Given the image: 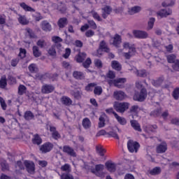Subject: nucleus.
<instances>
[{"mask_svg": "<svg viewBox=\"0 0 179 179\" xmlns=\"http://www.w3.org/2000/svg\"><path fill=\"white\" fill-rule=\"evenodd\" d=\"M73 76L76 79H79V80L85 79V73L80 71H74L73 73Z\"/></svg>", "mask_w": 179, "mask_h": 179, "instance_id": "obj_29", "label": "nucleus"}, {"mask_svg": "<svg viewBox=\"0 0 179 179\" xmlns=\"http://www.w3.org/2000/svg\"><path fill=\"white\" fill-rule=\"evenodd\" d=\"M36 44L38 47H41V48H43V47H45V45H47V43H45V41L43 39H40L39 41H38Z\"/></svg>", "mask_w": 179, "mask_h": 179, "instance_id": "obj_55", "label": "nucleus"}, {"mask_svg": "<svg viewBox=\"0 0 179 179\" xmlns=\"http://www.w3.org/2000/svg\"><path fill=\"white\" fill-rule=\"evenodd\" d=\"M61 101L64 106H71V104H72V100L68 96H62L61 98Z\"/></svg>", "mask_w": 179, "mask_h": 179, "instance_id": "obj_28", "label": "nucleus"}, {"mask_svg": "<svg viewBox=\"0 0 179 179\" xmlns=\"http://www.w3.org/2000/svg\"><path fill=\"white\" fill-rule=\"evenodd\" d=\"M148 96V92H146V89L142 88L139 93L136 92L134 96V100L136 101H143Z\"/></svg>", "mask_w": 179, "mask_h": 179, "instance_id": "obj_6", "label": "nucleus"}, {"mask_svg": "<svg viewBox=\"0 0 179 179\" xmlns=\"http://www.w3.org/2000/svg\"><path fill=\"white\" fill-rule=\"evenodd\" d=\"M96 152L100 155V156H104V152H106V150L101 145H97Z\"/></svg>", "mask_w": 179, "mask_h": 179, "instance_id": "obj_42", "label": "nucleus"}, {"mask_svg": "<svg viewBox=\"0 0 179 179\" xmlns=\"http://www.w3.org/2000/svg\"><path fill=\"white\" fill-rule=\"evenodd\" d=\"M51 149H52V144L47 143L41 146L40 150L43 153H47V152H50Z\"/></svg>", "mask_w": 179, "mask_h": 179, "instance_id": "obj_16", "label": "nucleus"}, {"mask_svg": "<svg viewBox=\"0 0 179 179\" xmlns=\"http://www.w3.org/2000/svg\"><path fill=\"white\" fill-rule=\"evenodd\" d=\"M71 94L75 97V99H79L82 94L80 92L75 90L74 92H71Z\"/></svg>", "mask_w": 179, "mask_h": 179, "instance_id": "obj_58", "label": "nucleus"}, {"mask_svg": "<svg viewBox=\"0 0 179 179\" xmlns=\"http://www.w3.org/2000/svg\"><path fill=\"white\" fill-rule=\"evenodd\" d=\"M52 41L57 44L58 43H61L62 41V38H61L59 36H52Z\"/></svg>", "mask_w": 179, "mask_h": 179, "instance_id": "obj_61", "label": "nucleus"}, {"mask_svg": "<svg viewBox=\"0 0 179 179\" xmlns=\"http://www.w3.org/2000/svg\"><path fill=\"white\" fill-rule=\"evenodd\" d=\"M26 93V87L24 85H20L18 87V94L22 95Z\"/></svg>", "mask_w": 179, "mask_h": 179, "instance_id": "obj_48", "label": "nucleus"}, {"mask_svg": "<svg viewBox=\"0 0 179 179\" xmlns=\"http://www.w3.org/2000/svg\"><path fill=\"white\" fill-rule=\"evenodd\" d=\"M107 79H114L115 78V73L112 71H109L108 73L106 74Z\"/></svg>", "mask_w": 179, "mask_h": 179, "instance_id": "obj_53", "label": "nucleus"}, {"mask_svg": "<svg viewBox=\"0 0 179 179\" xmlns=\"http://www.w3.org/2000/svg\"><path fill=\"white\" fill-rule=\"evenodd\" d=\"M6 76H3L0 80V87H1V89H5V87H6Z\"/></svg>", "mask_w": 179, "mask_h": 179, "instance_id": "obj_40", "label": "nucleus"}, {"mask_svg": "<svg viewBox=\"0 0 179 179\" xmlns=\"http://www.w3.org/2000/svg\"><path fill=\"white\" fill-rule=\"evenodd\" d=\"M155 22H156L155 17L150 18L148 22L147 30H152V29H153V27L155 26Z\"/></svg>", "mask_w": 179, "mask_h": 179, "instance_id": "obj_31", "label": "nucleus"}, {"mask_svg": "<svg viewBox=\"0 0 179 179\" xmlns=\"http://www.w3.org/2000/svg\"><path fill=\"white\" fill-rule=\"evenodd\" d=\"M96 136H108V132H107L106 130L102 129L101 131H99Z\"/></svg>", "mask_w": 179, "mask_h": 179, "instance_id": "obj_59", "label": "nucleus"}, {"mask_svg": "<svg viewBox=\"0 0 179 179\" xmlns=\"http://www.w3.org/2000/svg\"><path fill=\"white\" fill-rule=\"evenodd\" d=\"M91 15L94 17V19L98 20V22H100V20H101L100 15H99V14L96 11H92Z\"/></svg>", "mask_w": 179, "mask_h": 179, "instance_id": "obj_51", "label": "nucleus"}, {"mask_svg": "<svg viewBox=\"0 0 179 179\" xmlns=\"http://www.w3.org/2000/svg\"><path fill=\"white\" fill-rule=\"evenodd\" d=\"M113 97L116 99V100H124V99L127 98V95L125 94V93L122 91H115L113 93Z\"/></svg>", "mask_w": 179, "mask_h": 179, "instance_id": "obj_14", "label": "nucleus"}, {"mask_svg": "<svg viewBox=\"0 0 179 179\" xmlns=\"http://www.w3.org/2000/svg\"><path fill=\"white\" fill-rule=\"evenodd\" d=\"M157 129V126L154 125L152 127H148L145 129V132H155V129Z\"/></svg>", "mask_w": 179, "mask_h": 179, "instance_id": "obj_56", "label": "nucleus"}, {"mask_svg": "<svg viewBox=\"0 0 179 179\" xmlns=\"http://www.w3.org/2000/svg\"><path fill=\"white\" fill-rule=\"evenodd\" d=\"M46 129H50L52 133V138H54V139H59V138H61V135H59V133L57 131V129L55 128V127L48 124L46 125Z\"/></svg>", "mask_w": 179, "mask_h": 179, "instance_id": "obj_8", "label": "nucleus"}, {"mask_svg": "<svg viewBox=\"0 0 179 179\" xmlns=\"http://www.w3.org/2000/svg\"><path fill=\"white\" fill-rule=\"evenodd\" d=\"M172 66H173V68L175 71H178V69H179V60H176V62H174Z\"/></svg>", "mask_w": 179, "mask_h": 179, "instance_id": "obj_63", "label": "nucleus"}, {"mask_svg": "<svg viewBox=\"0 0 179 179\" xmlns=\"http://www.w3.org/2000/svg\"><path fill=\"white\" fill-rule=\"evenodd\" d=\"M83 127L85 128V129H89L90 127H92V122H90V120L89 118L85 117L83 120Z\"/></svg>", "mask_w": 179, "mask_h": 179, "instance_id": "obj_26", "label": "nucleus"}, {"mask_svg": "<svg viewBox=\"0 0 179 179\" xmlns=\"http://www.w3.org/2000/svg\"><path fill=\"white\" fill-rule=\"evenodd\" d=\"M91 64H92V59H90V58H87L86 61L83 64V65L84 68H89Z\"/></svg>", "mask_w": 179, "mask_h": 179, "instance_id": "obj_60", "label": "nucleus"}, {"mask_svg": "<svg viewBox=\"0 0 179 179\" xmlns=\"http://www.w3.org/2000/svg\"><path fill=\"white\" fill-rule=\"evenodd\" d=\"M102 16L103 17H104V19H106V17H107V16H108V15L111 13V8L108 6H106L103 8H102Z\"/></svg>", "mask_w": 179, "mask_h": 179, "instance_id": "obj_25", "label": "nucleus"}, {"mask_svg": "<svg viewBox=\"0 0 179 179\" xmlns=\"http://www.w3.org/2000/svg\"><path fill=\"white\" fill-rule=\"evenodd\" d=\"M173 97L175 99V100L178 99V97H179V88H176L173 90Z\"/></svg>", "mask_w": 179, "mask_h": 179, "instance_id": "obj_57", "label": "nucleus"}, {"mask_svg": "<svg viewBox=\"0 0 179 179\" xmlns=\"http://www.w3.org/2000/svg\"><path fill=\"white\" fill-rule=\"evenodd\" d=\"M131 71H133L135 75L137 76H140L141 78H145V76H148V73L146 72L145 70H138L136 68L133 67Z\"/></svg>", "mask_w": 179, "mask_h": 179, "instance_id": "obj_13", "label": "nucleus"}, {"mask_svg": "<svg viewBox=\"0 0 179 179\" xmlns=\"http://www.w3.org/2000/svg\"><path fill=\"white\" fill-rule=\"evenodd\" d=\"M162 83H163V79L162 78H159L157 80H153L152 82V84L153 85V86H155V87H157L160 86V85H162Z\"/></svg>", "mask_w": 179, "mask_h": 179, "instance_id": "obj_46", "label": "nucleus"}, {"mask_svg": "<svg viewBox=\"0 0 179 179\" xmlns=\"http://www.w3.org/2000/svg\"><path fill=\"white\" fill-rule=\"evenodd\" d=\"M52 6L53 8H55V9H57L58 10L62 12V13H64V12H65L66 10L65 6L62 3H60L59 6H57V4L54 3Z\"/></svg>", "mask_w": 179, "mask_h": 179, "instance_id": "obj_38", "label": "nucleus"}, {"mask_svg": "<svg viewBox=\"0 0 179 179\" xmlns=\"http://www.w3.org/2000/svg\"><path fill=\"white\" fill-rule=\"evenodd\" d=\"M130 124H131L132 128H134V129H135V131H138V132H141V131H142V129H141V125L139 124L138 121L131 120Z\"/></svg>", "mask_w": 179, "mask_h": 179, "instance_id": "obj_23", "label": "nucleus"}, {"mask_svg": "<svg viewBox=\"0 0 179 179\" xmlns=\"http://www.w3.org/2000/svg\"><path fill=\"white\" fill-rule=\"evenodd\" d=\"M111 66L113 69H115V71H121L122 66L120 64V62H118V61H116V60L112 61Z\"/></svg>", "mask_w": 179, "mask_h": 179, "instance_id": "obj_27", "label": "nucleus"}, {"mask_svg": "<svg viewBox=\"0 0 179 179\" xmlns=\"http://www.w3.org/2000/svg\"><path fill=\"white\" fill-rule=\"evenodd\" d=\"M95 86H96V84L93 83H90L87 85V86L85 87V90L87 92H92L94 89V87H95Z\"/></svg>", "mask_w": 179, "mask_h": 179, "instance_id": "obj_45", "label": "nucleus"}, {"mask_svg": "<svg viewBox=\"0 0 179 179\" xmlns=\"http://www.w3.org/2000/svg\"><path fill=\"white\" fill-rule=\"evenodd\" d=\"M168 62L170 64H173L176 62V55H170L167 57Z\"/></svg>", "mask_w": 179, "mask_h": 179, "instance_id": "obj_50", "label": "nucleus"}, {"mask_svg": "<svg viewBox=\"0 0 179 179\" xmlns=\"http://www.w3.org/2000/svg\"><path fill=\"white\" fill-rule=\"evenodd\" d=\"M32 142L34 143V145H41V143L43 142V140H41V138L40 136H38V134H36L34 136Z\"/></svg>", "mask_w": 179, "mask_h": 179, "instance_id": "obj_32", "label": "nucleus"}, {"mask_svg": "<svg viewBox=\"0 0 179 179\" xmlns=\"http://www.w3.org/2000/svg\"><path fill=\"white\" fill-rule=\"evenodd\" d=\"M94 94H96L97 96H100V94H101V93H103V88H101V87H100V86L95 87L94 90Z\"/></svg>", "mask_w": 179, "mask_h": 179, "instance_id": "obj_44", "label": "nucleus"}, {"mask_svg": "<svg viewBox=\"0 0 179 179\" xmlns=\"http://www.w3.org/2000/svg\"><path fill=\"white\" fill-rule=\"evenodd\" d=\"M108 51H110V49H108L107 47L106 42L102 41L100 43L99 48L96 50V52H94L93 55H96V57H100L101 55H103V52H108Z\"/></svg>", "mask_w": 179, "mask_h": 179, "instance_id": "obj_5", "label": "nucleus"}, {"mask_svg": "<svg viewBox=\"0 0 179 179\" xmlns=\"http://www.w3.org/2000/svg\"><path fill=\"white\" fill-rule=\"evenodd\" d=\"M63 151L64 152V153H67L68 155H69L70 156H73V157L76 156V153H75V151L73 150V149H72V148L68 145H65L63 148Z\"/></svg>", "mask_w": 179, "mask_h": 179, "instance_id": "obj_17", "label": "nucleus"}, {"mask_svg": "<svg viewBox=\"0 0 179 179\" xmlns=\"http://www.w3.org/2000/svg\"><path fill=\"white\" fill-rule=\"evenodd\" d=\"M114 117L116 118L117 122H119L120 125L127 124V120L124 117L118 115L117 113H114Z\"/></svg>", "mask_w": 179, "mask_h": 179, "instance_id": "obj_22", "label": "nucleus"}, {"mask_svg": "<svg viewBox=\"0 0 179 179\" xmlns=\"http://www.w3.org/2000/svg\"><path fill=\"white\" fill-rule=\"evenodd\" d=\"M105 166H106L107 170L108 171H110V173H114V171H115V170H117V166L112 161H108V162H106Z\"/></svg>", "mask_w": 179, "mask_h": 179, "instance_id": "obj_12", "label": "nucleus"}, {"mask_svg": "<svg viewBox=\"0 0 179 179\" xmlns=\"http://www.w3.org/2000/svg\"><path fill=\"white\" fill-rule=\"evenodd\" d=\"M111 41L112 44L118 48V47H120V44L122 43V39L121 38V36L115 34L111 39Z\"/></svg>", "mask_w": 179, "mask_h": 179, "instance_id": "obj_11", "label": "nucleus"}, {"mask_svg": "<svg viewBox=\"0 0 179 179\" xmlns=\"http://www.w3.org/2000/svg\"><path fill=\"white\" fill-rule=\"evenodd\" d=\"M140 111L141 108H139V106H138L137 105H134L130 108V113H131V114H138Z\"/></svg>", "mask_w": 179, "mask_h": 179, "instance_id": "obj_36", "label": "nucleus"}, {"mask_svg": "<svg viewBox=\"0 0 179 179\" xmlns=\"http://www.w3.org/2000/svg\"><path fill=\"white\" fill-rule=\"evenodd\" d=\"M32 51L34 57H36V58H38V57L41 56V52L36 45L33 46Z\"/></svg>", "mask_w": 179, "mask_h": 179, "instance_id": "obj_30", "label": "nucleus"}, {"mask_svg": "<svg viewBox=\"0 0 179 179\" xmlns=\"http://www.w3.org/2000/svg\"><path fill=\"white\" fill-rule=\"evenodd\" d=\"M20 57L21 58H24L26 57V50L23 48L20 49Z\"/></svg>", "mask_w": 179, "mask_h": 179, "instance_id": "obj_64", "label": "nucleus"}, {"mask_svg": "<svg viewBox=\"0 0 179 179\" xmlns=\"http://www.w3.org/2000/svg\"><path fill=\"white\" fill-rule=\"evenodd\" d=\"M167 150V144L165 142H163L157 147V153H164Z\"/></svg>", "mask_w": 179, "mask_h": 179, "instance_id": "obj_18", "label": "nucleus"}, {"mask_svg": "<svg viewBox=\"0 0 179 179\" xmlns=\"http://www.w3.org/2000/svg\"><path fill=\"white\" fill-rule=\"evenodd\" d=\"M108 82L110 86H113V85H114L115 87H118L119 89H122V87H124V83L127 82V78H117L114 80H108Z\"/></svg>", "mask_w": 179, "mask_h": 179, "instance_id": "obj_4", "label": "nucleus"}, {"mask_svg": "<svg viewBox=\"0 0 179 179\" xmlns=\"http://www.w3.org/2000/svg\"><path fill=\"white\" fill-rule=\"evenodd\" d=\"M18 22L20 24H27V23H29V21L24 15H19Z\"/></svg>", "mask_w": 179, "mask_h": 179, "instance_id": "obj_35", "label": "nucleus"}, {"mask_svg": "<svg viewBox=\"0 0 179 179\" xmlns=\"http://www.w3.org/2000/svg\"><path fill=\"white\" fill-rule=\"evenodd\" d=\"M20 6L22 8L25 10L27 12H34V9H33L31 7L27 6V4L24 3H20Z\"/></svg>", "mask_w": 179, "mask_h": 179, "instance_id": "obj_37", "label": "nucleus"}, {"mask_svg": "<svg viewBox=\"0 0 179 179\" xmlns=\"http://www.w3.org/2000/svg\"><path fill=\"white\" fill-rule=\"evenodd\" d=\"M172 13L170 9H162L157 13L158 17H166Z\"/></svg>", "mask_w": 179, "mask_h": 179, "instance_id": "obj_15", "label": "nucleus"}, {"mask_svg": "<svg viewBox=\"0 0 179 179\" xmlns=\"http://www.w3.org/2000/svg\"><path fill=\"white\" fill-rule=\"evenodd\" d=\"M85 58H86V53L85 52H80L78 55L76 57L77 62H83L85 61Z\"/></svg>", "mask_w": 179, "mask_h": 179, "instance_id": "obj_33", "label": "nucleus"}, {"mask_svg": "<svg viewBox=\"0 0 179 179\" xmlns=\"http://www.w3.org/2000/svg\"><path fill=\"white\" fill-rule=\"evenodd\" d=\"M103 170H104V165L103 164H97L95 166V168L91 169L92 173L98 177H101V178L106 176V173L103 172Z\"/></svg>", "mask_w": 179, "mask_h": 179, "instance_id": "obj_3", "label": "nucleus"}, {"mask_svg": "<svg viewBox=\"0 0 179 179\" xmlns=\"http://www.w3.org/2000/svg\"><path fill=\"white\" fill-rule=\"evenodd\" d=\"M160 173H162L160 167H155L150 171L151 176H157V174H160Z\"/></svg>", "mask_w": 179, "mask_h": 179, "instance_id": "obj_34", "label": "nucleus"}, {"mask_svg": "<svg viewBox=\"0 0 179 179\" xmlns=\"http://www.w3.org/2000/svg\"><path fill=\"white\" fill-rule=\"evenodd\" d=\"M122 47L124 50H129L128 52L123 53V56L126 59H129L131 57H134L136 54V49L135 48V45L129 43V42H123Z\"/></svg>", "mask_w": 179, "mask_h": 179, "instance_id": "obj_1", "label": "nucleus"}, {"mask_svg": "<svg viewBox=\"0 0 179 179\" xmlns=\"http://www.w3.org/2000/svg\"><path fill=\"white\" fill-rule=\"evenodd\" d=\"M24 166L27 167V170L29 174H33L34 173V163L31 161H25L24 162Z\"/></svg>", "mask_w": 179, "mask_h": 179, "instance_id": "obj_10", "label": "nucleus"}, {"mask_svg": "<svg viewBox=\"0 0 179 179\" xmlns=\"http://www.w3.org/2000/svg\"><path fill=\"white\" fill-rule=\"evenodd\" d=\"M41 29H43L44 31H51V24L47 21H43L41 23Z\"/></svg>", "mask_w": 179, "mask_h": 179, "instance_id": "obj_20", "label": "nucleus"}, {"mask_svg": "<svg viewBox=\"0 0 179 179\" xmlns=\"http://www.w3.org/2000/svg\"><path fill=\"white\" fill-rule=\"evenodd\" d=\"M60 178L61 179H74L73 176L69 173H63L60 175Z\"/></svg>", "mask_w": 179, "mask_h": 179, "instance_id": "obj_49", "label": "nucleus"}, {"mask_svg": "<svg viewBox=\"0 0 179 179\" xmlns=\"http://www.w3.org/2000/svg\"><path fill=\"white\" fill-rule=\"evenodd\" d=\"M129 103L128 102H115L113 107L117 113H125L129 108Z\"/></svg>", "mask_w": 179, "mask_h": 179, "instance_id": "obj_2", "label": "nucleus"}, {"mask_svg": "<svg viewBox=\"0 0 179 179\" xmlns=\"http://www.w3.org/2000/svg\"><path fill=\"white\" fill-rule=\"evenodd\" d=\"M29 72H31V73H36L38 71V68L37 67V65L34 64H31L29 66Z\"/></svg>", "mask_w": 179, "mask_h": 179, "instance_id": "obj_41", "label": "nucleus"}, {"mask_svg": "<svg viewBox=\"0 0 179 179\" xmlns=\"http://www.w3.org/2000/svg\"><path fill=\"white\" fill-rule=\"evenodd\" d=\"M34 115L33 113L30 111H27L24 114V118L25 120H33Z\"/></svg>", "mask_w": 179, "mask_h": 179, "instance_id": "obj_47", "label": "nucleus"}, {"mask_svg": "<svg viewBox=\"0 0 179 179\" xmlns=\"http://www.w3.org/2000/svg\"><path fill=\"white\" fill-rule=\"evenodd\" d=\"M174 3H176L175 0H170V2L166 1L164 3H162V6H173V5H174Z\"/></svg>", "mask_w": 179, "mask_h": 179, "instance_id": "obj_52", "label": "nucleus"}, {"mask_svg": "<svg viewBox=\"0 0 179 179\" xmlns=\"http://www.w3.org/2000/svg\"><path fill=\"white\" fill-rule=\"evenodd\" d=\"M48 52L49 55H51V57H55V55H57V51H55V48L54 47L50 48Z\"/></svg>", "mask_w": 179, "mask_h": 179, "instance_id": "obj_54", "label": "nucleus"}, {"mask_svg": "<svg viewBox=\"0 0 179 179\" xmlns=\"http://www.w3.org/2000/svg\"><path fill=\"white\" fill-rule=\"evenodd\" d=\"M107 120V115L106 114H103L99 117V127L103 128L106 125V120Z\"/></svg>", "mask_w": 179, "mask_h": 179, "instance_id": "obj_21", "label": "nucleus"}, {"mask_svg": "<svg viewBox=\"0 0 179 179\" xmlns=\"http://www.w3.org/2000/svg\"><path fill=\"white\" fill-rule=\"evenodd\" d=\"M66 18H60L58 21V26L60 28L65 27V26H66Z\"/></svg>", "mask_w": 179, "mask_h": 179, "instance_id": "obj_39", "label": "nucleus"}, {"mask_svg": "<svg viewBox=\"0 0 179 179\" xmlns=\"http://www.w3.org/2000/svg\"><path fill=\"white\" fill-rule=\"evenodd\" d=\"M69 55H71V49L66 48L65 50V53L63 55L64 58H69Z\"/></svg>", "mask_w": 179, "mask_h": 179, "instance_id": "obj_62", "label": "nucleus"}, {"mask_svg": "<svg viewBox=\"0 0 179 179\" xmlns=\"http://www.w3.org/2000/svg\"><path fill=\"white\" fill-rule=\"evenodd\" d=\"M61 171H65L66 173H70L71 166H69V164H66L61 166Z\"/></svg>", "mask_w": 179, "mask_h": 179, "instance_id": "obj_43", "label": "nucleus"}, {"mask_svg": "<svg viewBox=\"0 0 179 179\" xmlns=\"http://www.w3.org/2000/svg\"><path fill=\"white\" fill-rule=\"evenodd\" d=\"M127 148H128V150L131 152V153H136V152H138V149H139V143H138V142L132 141V140H129L127 142Z\"/></svg>", "mask_w": 179, "mask_h": 179, "instance_id": "obj_7", "label": "nucleus"}, {"mask_svg": "<svg viewBox=\"0 0 179 179\" xmlns=\"http://www.w3.org/2000/svg\"><path fill=\"white\" fill-rule=\"evenodd\" d=\"M141 10H142V8L139 6H136L129 9V15H135V13H138Z\"/></svg>", "mask_w": 179, "mask_h": 179, "instance_id": "obj_24", "label": "nucleus"}, {"mask_svg": "<svg viewBox=\"0 0 179 179\" xmlns=\"http://www.w3.org/2000/svg\"><path fill=\"white\" fill-rule=\"evenodd\" d=\"M133 35L136 38H148V32L141 30H134Z\"/></svg>", "mask_w": 179, "mask_h": 179, "instance_id": "obj_9", "label": "nucleus"}, {"mask_svg": "<svg viewBox=\"0 0 179 179\" xmlns=\"http://www.w3.org/2000/svg\"><path fill=\"white\" fill-rule=\"evenodd\" d=\"M54 91L52 85H45L42 87V93L48 94Z\"/></svg>", "mask_w": 179, "mask_h": 179, "instance_id": "obj_19", "label": "nucleus"}]
</instances>
